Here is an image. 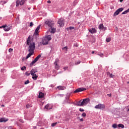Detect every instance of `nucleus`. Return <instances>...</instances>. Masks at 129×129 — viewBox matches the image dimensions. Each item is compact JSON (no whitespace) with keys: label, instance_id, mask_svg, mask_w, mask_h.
Instances as JSON below:
<instances>
[{"label":"nucleus","instance_id":"1","mask_svg":"<svg viewBox=\"0 0 129 129\" xmlns=\"http://www.w3.org/2000/svg\"><path fill=\"white\" fill-rule=\"evenodd\" d=\"M27 45L29 46L28 47V51L34 53V51L36 48V43H35V42H32V40H31L30 36H29L27 40Z\"/></svg>","mask_w":129,"mask_h":129},{"label":"nucleus","instance_id":"2","mask_svg":"<svg viewBox=\"0 0 129 129\" xmlns=\"http://www.w3.org/2000/svg\"><path fill=\"white\" fill-rule=\"evenodd\" d=\"M45 24L49 27V28H53V26H54V22H53L51 20H46L45 22Z\"/></svg>","mask_w":129,"mask_h":129},{"label":"nucleus","instance_id":"3","mask_svg":"<svg viewBox=\"0 0 129 129\" xmlns=\"http://www.w3.org/2000/svg\"><path fill=\"white\" fill-rule=\"evenodd\" d=\"M95 108L96 109H104L105 108V105L103 104H99L95 106Z\"/></svg>","mask_w":129,"mask_h":129},{"label":"nucleus","instance_id":"4","mask_svg":"<svg viewBox=\"0 0 129 129\" xmlns=\"http://www.w3.org/2000/svg\"><path fill=\"white\" fill-rule=\"evenodd\" d=\"M123 10V8H119L118 10H117L113 14V17H115L119 14V13H121V12H122Z\"/></svg>","mask_w":129,"mask_h":129},{"label":"nucleus","instance_id":"5","mask_svg":"<svg viewBox=\"0 0 129 129\" xmlns=\"http://www.w3.org/2000/svg\"><path fill=\"white\" fill-rule=\"evenodd\" d=\"M57 24L59 27H64V19L62 18L59 19L57 21Z\"/></svg>","mask_w":129,"mask_h":129},{"label":"nucleus","instance_id":"6","mask_svg":"<svg viewBox=\"0 0 129 129\" xmlns=\"http://www.w3.org/2000/svg\"><path fill=\"white\" fill-rule=\"evenodd\" d=\"M41 54L38 55L34 59L33 61H32V62L30 63V66H33L38 60H39V58H41Z\"/></svg>","mask_w":129,"mask_h":129},{"label":"nucleus","instance_id":"7","mask_svg":"<svg viewBox=\"0 0 129 129\" xmlns=\"http://www.w3.org/2000/svg\"><path fill=\"white\" fill-rule=\"evenodd\" d=\"M89 101H90V99H89V98L83 99L82 101V104L83 106H84V105H86V104H88V103H89Z\"/></svg>","mask_w":129,"mask_h":129},{"label":"nucleus","instance_id":"8","mask_svg":"<svg viewBox=\"0 0 129 129\" xmlns=\"http://www.w3.org/2000/svg\"><path fill=\"white\" fill-rule=\"evenodd\" d=\"M26 2V0H21V1H16V7H19V6H23L25 4Z\"/></svg>","mask_w":129,"mask_h":129},{"label":"nucleus","instance_id":"9","mask_svg":"<svg viewBox=\"0 0 129 129\" xmlns=\"http://www.w3.org/2000/svg\"><path fill=\"white\" fill-rule=\"evenodd\" d=\"M86 90V88H80L76 89L74 92V93H78V92H81L82 91H84Z\"/></svg>","mask_w":129,"mask_h":129},{"label":"nucleus","instance_id":"10","mask_svg":"<svg viewBox=\"0 0 129 129\" xmlns=\"http://www.w3.org/2000/svg\"><path fill=\"white\" fill-rule=\"evenodd\" d=\"M43 45H48L49 44V40L47 39V38H45L42 40Z\"/></svg>","mask_w":129,"mask_h":129},{"label":"nucleus","instance_id":"11","mask_svg":"<svg viewBox=\"0 0 129 129\" xmlns=\"http://www.w3.org/2000/svg\"><path fill=\"white\" fill-rule=\"evenodd\" d=\"M12 29V26H8L7 25H5V27L4 28V30L5 32H9L10 30Z\"/></svg>","mask_w":129,"mask_h":129},{"label":"nucleus","instance_id":"12","mask_svg":"<svg viewBox=\"0 0 129 129\" xmlns=\"http://www.w3.org/2000/svg\"><path fill=\"white\" fill-rule=\"evenodd\" d=\"M98 28L99 29V30H104V31L106 30V27H104V26H103V24H100L99 25V27Z\"/></svg>","mask_w":129,"mask_h":129},{"label":"nucleus","instance_id":"13","mask_svg":"<svg viewBox=\"0 0 129 129\" xmlns=\"http://www.w3.org/2000/svg\"><path fill=\"white\" fill-rule=\"evenodd\" d=\"M41 28V25H39L37 28L35 29V33H34L35 35H38L39 34V30H40V28Z\"/></svg>","mask_w":129,"mask_h":129},{"label":"nucleus","instance_id":"14","mask_svg":"<svg viewBox=\"0 0 129 129\" xmlns=\"http://www.w3.org/2000/svg\"><path fill=\"white\" fill-rule=\"evenodd\" d=\"M37 72H38V71H37V70L33 69H32L31 71H30V74L31 75H33L35 74V73H37Z\"/></svg>","mask_w":129,"mask_h":129},{"label":"nucleus","instance_id":"15","mask_svg":"<svg viewBox=\"0 0 129 129\" xmlns=\"http://www.w3.org/2000/svg\"><path fill=\"white\" fill-rule=\"evenodd\" d=\"M9 120V119L6 118H0V122H7Z\"/></svg>","mask_w":129,"mask_h":129},{"label":"nucleus","instance_id":"16","mask_svg":"<svg viewBox=\"0 0 129 129\" xmlns=\"http://www.w3.org/2000/svg\"><path fill=\"white\" fill-rule=\"evenodd\" d=\"M89 31L90 33H91V34H95V33H96V29H95V28H92V29H90Z\"/></svg>","mask_w":129,"mask_h":129},{"label":"nucleus","instance_id":"17","mask_svg":"<svg viewBox=\"0 0 129 129\" xmlns=\"http://www.w3.org/2000/svg\"><path fill=\"white\" fill-rule=\"evenodd\" d=\"M58 89L59 90H64V89H66V87H65L64 86H59L57 87Z\"/></svg>","mask_w":129,"mask_h":129},{"label":"nucleus","instance_id":"18","mask_svg":"<svg viewBox=\"0 0 129 129\" xmlns=\"http://www.w3.org/2000/svg\"><path fill=\"white\" fill-rule=\"evenodd\" d=\"M29 52L30 53L27 55V56L25 58L26 60H27V59H29V58H30V57H31V56H32V55L34 54V52Z\"/></svg>","mask_w":129,"mask_h":129},{"label":"nucleus","instance_id":"19","mask_svg":"<svg viewBox=\"0 0 129 129\" xmlns=\"http://www.w3.org/2000/svg\"><path fill=\"white\" fill-rule=\"evenodd\" d=\"M76 105H77V106H83L82 101L80 100L76 104Z\"/></svg>","mask_w":129,"mask_h":129},{"label":"nucleus","instance_id":"20","mask_svg":"<svg viewBox=\"0 0 129 129\" xmlns=\"http://www.w3.org/2000/svg\"><path fill=\"white\" fill-rule=\"evenodd\" d=\"M38 76L36 74L32 75V79L33 80H37V79H38Z\"/></svg>","mask_w":129,"mask_h":129},{"label":"nucleus","instance_id":"21","mask_svg":"<svg viewBox=\"0 0 129 129\" xmlns=\"http://www.w3.org/2000/svg\"><path fill=\"white\" fill-rule=\"evenodd\" d=\"M38 97L39 98H43L44 97V93H42L41 92H39Z\"/></svg>","mask_w":129,"mask_h":129},{"label":"nucleus","instance_id":"22","mask_svg":"<svg viewBox=\"0 0 129 129\" xmlns=\"http://www.w3.org/2000/svg\"><path fill=\"white\" fill-rule=\"evenodd\" d=\"M51 31H50V33L54 34L56 32V28L50 27Z\"/></svg>","mask_w":129,"mask_h":129},{"label":"nucleus","instance_id":"23","mask_svg":"<svg viewBox=\"0 0 129 129\" xmlns=\"http://www.w3.org/2000/svg\"><path fill=\"white\" fill-rule=\"evenodd\" d=\"M127 13H129V8L127 10L122 13V15H126V14H127Z\"/></svg>","mask_w":129,"mask_h":129},{"label":"nucleus","instance_id":"24","mask_svg":"<svg viewBox=\"0 0 129 129\" xmlns=\"http://www.w3.org/2000/svg\"><path fill=\"white\" fill-rule=\"evenodd\" d=\"M46 38H47V39L48 40V41H51V36L50 35H47L46 37Z\"/></svg>","mask_w":129,"mask_h":129},{"label":"nucleus","instance_id":"25","mask_svg":"<svg viewBox=\"0 0 129 129\" xmlns=\"http://www.w3.org/2000/svg\"><path fill=\"white\" fill-rule=\"evenodd\" d=\"M111 41V38H107L106 39V42H107V43H109V42Z\"/></svg>","mask_w":129,"mask_h":129},{"label":"nucleus","instance_id":"26","mask_svg":"<svg viewBox=\"0 0 129 129\" xmlns=\"http://www.w3.org/2000/svg\"><path fill=\"white\" fill-rule=\"evenodd\" d=\"M49 104H47L44 107V108H46V109H51V108L49 107Z\"/></svg>","mask_w":129,"mask_h":129},{"label":"nucleus","instance_id":"27","mask_svg":"<svg viewBox=\"0 0 129 129\" xmlns=\"http://www.w3.org/2000/svg\"><path fill=\"white\" fill-rule=\"evenodd\" d=\"M118 127H121V128H123V127H124V125L122 124H119L118 125Z\"/></svg>","mask_w":129,"mask_h":129},{"label":"nucleus","instance_id":"28","mask_svg":"<svg viewBox=\"0 0 129 129\" xmlns=\"http://www.w3.org/2000/svg\"><path fill=\"white\" fill-rule=\"evenodd\" d=\"M58 62H59V59L58 58H56L55 59V61L54 63V65H57V64H58Z\"/></svg>","mask_w":129,"mask_h":129},{"label":"nucleus","instance_id":"29","mask_svg":"<svg viewBox=\"0 0 129 129\" xmlns=\"http://www.w3.org/2000/svg\"><path fill=\"white\" fill-rule=\"evenodd\" d=\"M112 126L113 128H117V124H113Z\"/></svg>","mask_w":129,"mask_h":129},{"label":"nucleus","instance_id":"30","mask_svg":"<svg viewBox=\"0 0 129 129\" xmlns=\"http://www.w3.org/2000/svg\"><path fill=\"white\" fill-rule=\"evenodd\" d=\"M55 65V69H56V70H59L60 67L58 66V64H56Z\"/></svg>","mask_w":129,"mask_h":129},{"label":"nucleus","instance_id":"31","mask_svg":"<svg viewBox=\"0 0 129 129\" xmlns=\"http://www.w3.org/2000/svg\"><path fill=\"white\" fill-rule=\"evenodd\" d=\"M82 116H83V117H85V116H86V113L83 112L82 114Z\"/></svg>","mask_w":129,"mask_h":129},{"label":"nucleus","instance_id":"32","mask_svg":"<svg viewBox=\"0 0 129 129\" xmlns=\"http://www.w3.org/2000/svg\"><path fill=\"white\" fill-rule=\"evenodd\" d=\"M81 61H77L75 62V65H78V64H80Z\"/></svg>","mask_w":129,"mask_h":129},{"label":"nucleus","instance_id":"33","mask_svg":"<svg viewBox=\"0 0 129 129\" xmlns=\"http://www.w3.org/2000/svg\"><path fill=\"white\" fill-rule=\"evenodd\" d=\"M31 74V73H29V72H27L26 73H25V75H26V76H30V75Z\"/></svg>","mask_w":129,"mask_h":129},{"label":"nucleus","instance_id":"34","mask_svg":"<svg viewBox=\"0 0 129 129\" xmlns=\"http://www.w3.org/2000/svg\"><path fill=\"white\" fill-rule=\"evenodd\" d=\"M29 83H30V81L27 80L25 82L24 84L27 85V84H29Z\"/></svg>","mask_w":129,"mask_h":129},{"label":"nucleus","instance_id":"35","mask_svg":"<svg viewBox=\"0 0 129 129\" xmlns=\"http://www.w3.org/2000/svg\"><path fill=\"white\" fill-rule=\"evenodd\" d=\"M57 123H58L57 122L52 123L51 124V126H55V125H56L57 124Z\"/></svg>","mask_w":129,"mask_h":129},{"label":"nucleus","instance_id":"36","mask_svg":"<svg viewBox=\"0 0 129 129\" xmlns=\"http://www.w3.org/2000/svg\"><path fill=\"white\" fill-rule=\"evenodd\" d=\"M30 107H32V106H31V105L30 104H27L26 105V108H30Z\"/></svg>","mask_w":129,"mask_h":129},{"label":"nucleus","instance_id":"37","mask_svg":"<svg viewBox=\"0 0 129 129\" xmlns=\"http://www.w3.org/2000/svg\"><path fill=\"white\" fill-rule=\"evenodd\" d=\"M114 76V75H112V74H111L109 76V77H110V78H113V77Z\"/></svg>","mask_w":129,"mask_h":129},{"label":"nucleus","instance_id":"38","mask_svg":"<svg viewBox=\"0 0 129 129\" xmlns=\"http://www.w3.org/2000/svg\"><path fill=\"white\" fill-rule=\"evenodd\" d=\"M98 56H100V57H103V53H98Z\"/></svg>","mask_w":129,"mask_h":129},{"label":"nucleus","instance_id":"39","mask_svg":"<svg viewBox=\"0 0 129 129\" xmlns=\"http://www.w3.org/2000/svg\"><path fill=\"white\" fill-rule=\"evenodd\" d=\"M21 70L24 71V70H26V67L24 66L23 67L21 68Z\"/></svg>","mask_w":129,"mask_h":129},{"label":"nucleus","instance_id":"40","mask_svg":"<svg viewBox=\"0 0 129 129\" xmlns=\"http://www.w3.org/2000/svg\"><path fill=\"white\" fill-rule=\"evenodd\" d=\"M67 49H68V47L67 46H66L62 48V50H66V51H67Z\"/></svg>","mask_w":129,"mask_h":129},{"label":"nucleus","instance_id":"41","mask_svg":"<svg viewBox=\"0 0 129 129\" xmlns=\"http://www.w3.org/2000/svg\"><path fill=\"white\" fill-rule=\"evenodd\" d=\"M13 48H10L9 49V52H10V53H12V52H13Z\"/></svg>","mask_w":129,"mask_h":129},{"label":"nucleus","instance_id":"42","mask_svg":"<svg viewBox=\"0 0 129 129\" xmlns=\"http://www.w3.org/2000/svg\"><path fill=\"white\" fill-rule=\"evenodd\" d=\"M67 100H68V103H70V100L68 97L67 98Z\"/></svg>","mask_w":129,"mask_h":129},{"label":"nucleus","instance_id":"43","mask_svg":"<svg viewBox=\"0 0 129 129\" xmlns=\"http://www.w3.org/2000/svg\"><path fill=\"white\" fill-rule=\"evenodd\" d=\"M33 26H34V24H33V22H30V27H32Z\"/></svg>","mask_w":129,"mask_h":129},{"label":"nucleus","instance_id":"44","mask_svg":"<svg viewBox=\"0 0 129 129\" xmlns=\"http://www.w3.org/2000/svg\"><path fill=\"white\" fill-rule=\"evenodd\" d=\"M79 110H80V111H81V112L84 111V109H82V108H80V109H79Z\"/></svg>","mask_w":129,"mask_h":129},{"label":"nucleus","instance_id":"45","mask_svg":"<svg viewBox=\"0 0 129 129\" xmlns=\"http://www.w3.org/2000/svg\"><path fill=\"white\" fill-rule=\"evenodd\" d=\"M19 121H20V122L24 123V120L23 119H20Z\"/></svg>","mask_w":129,"mask_h":129},{"label":"nucleus","instance_id":"46","mask_svg":"<svg viewBox=\"0 0 129 129\" xmlns=\"http://www.w3.org/2000/svg\"><path fill=\"white\" fill-rule=\"evenodd\" d=\"M70 30H74V27H70Z\"/></svg>","mask_w":129,"mask_h":129},{"label":"nucleus","instance_id":"47","mask_svg":"<svg viewBox=\"0 0 129 129\" xmlns=\"http://www.w3.org/2000/svg\"><path fill=\"white\" fill-rule=\"evenodd\" d=\"M110 73H109V72H107V75L108 76H109V75H110Z\"/></svg>","mask_w":129,"mask_h":129},{"label":"nucleus","instance_id":"48","mask_svg":"<svg viewBox=\"0 0 129 129\" xmlns=\"http://www.w3.org/2000/svg\"><path fill=\"white\" fill-rule=\"evenodd\" d=\"M8 129H14V128L13 127V126H9L8 127Z\"/></svg>","mask_w":129,"mask_h":129},{"label":"nucleus","instance_id":"49","mask_svg":"<svg viewBox=\"0 0 129 129\" xmlns=\"http://www.w3.org/2000/svg\"><path fill=\"white\" fill-rule=\"evenodd\" d=\"M1 28H4V30H5V28H6V25H3L1 26Z\"/></svg>","mask_w":129,"mask_h":129},{"label":"nucleus","instance_id":"50","mask_svg":"<svg viewBox=\"0 0 129 129\" xmlns=\"http://www.w3.org/2000/svg\"><path fill=\"white\" fill-rule=\"evenodd\" d=\"M107 95H108V96H109V97H111V94H108Z\"/></svg>","mask_w":129,"mask_h":129},{"label":"nucleus","instance_id":"51","mask_svg":"<svg viewBox=\"0 0 129 129\" xmlns=\"http://www.w3.org/2000/svg\"><path fill=\"white\" fill-rule=\"evenodd\" d=\"M63 69L64 70H66V69H68V67H66L63 68Z\"/></svg>","mask_w":129,"mask_h":129},{"label":"nucleus","instance_id":"52","mask_svg":"<svg viewBox=\"0 0 129 129\" xmlns=\"http://www.w3.org/2000/svg\"><path fill=\"white\" fill-rule=\"evenodd\" d=\"M47 3H48V4H51V1H50V0H48L47 1Z\"/></svg>","mask_w":129,"mask_h":129},{"label":"nucleus","instance_id":"53","mask_svg":"<svg viewBox=\"0 0 129 129\" xmlns=\"http://www.w3.org/2000/svg\"><path fill=\"white\" fill-rule=\"evenodd\" d=\"M80 121H83L84 119H83V118H81L80 119Z\"/></svg>","mask_w":129,"mask_h":129},{"label":"nucleus","instance_id":"54","mask_svg":"<svg viewBox=\"0 0 129 129\" xmlns=\"http://www.w3.org/2000/svg\"><path fill=\"white\" fill-rule=\"evenodd\" d=\"M25 59H26V58L23 57V58H22V61H24Z\"/></svg>","mask_w":129,"mask_h":129},{"label":"nucleus","instance_id":"55","mask_svg":"<svg viewBox=\"0 0 129 129\" xmlns=\"http://www.w3.org/2000/svg\"><path fill=\"white\" fill-rule=\"evenodd\" d=\"M3 3L4 4H7V2H6V1H4V2H3Z\"/></svg>","mask_w":129,"mask_h":129},{"label":"nucleus","instance_id":"56","mask_svg":"<svg viewBox=\"0 0 129 129\" xmlns=\"http://www.w3.org/2000/svg\"><path fill=\"white\" fill-rule=\"evenodd\" d=\"M123 2V0H120V3H122Z\"/></svg>","mask_w":129,"mask_h":129},{"label":"nucleus","instance_id":"57","mask_svg":"<svg viewBox=\"0 0 129 129\" xmlns=\"http://www.w3.org/2000/svg\"><path fill=\"white\" fill-rule=\"evenodd\" d=\"M12 43H13V42H12L11 41H9V43H10V44H12Z\"/></svg>","mask_w":129,"mask_h":129},{"label":"nucleus","instance_id":"58","mask_svg":"<svg viewBox=\"0 0 129 129\" xmlns=\"http://www.w3.org/2000/svg\"><path fill=\"white\" fill-rule=\"evenodd\" d=\"M92 53L93 54H94V51H93L92 52Z\"/></svg>","mask_w":129,"mask_h":129},{"label":"nucleus","instance_id":"59","mask_svg":"<svg viewBox=\"0 0 129 129\" xmlns=\"http://www.w3.org/2000/svg\"><path fill=\"white\" fill-rule=\"evenodd\" d=\"M2 106L3 107H4L5 106V105H2Z\"/></svg>","mask_w":129,"mask_h":129},{"label":"nucleus","instance_id":"60","mask_svg":"<svg viewBox=\"0 0 129 129\" xmlns=\"http://www.w3.org/2000/svg\"><path fill=\"white\" fill-rule=\"evenodd\" d=\"M30 9H31V8H28V10H30Z\"/></svg>","mask_w":129,"mask_h":129},{"label":"nucleus","instance_id":"61","mask_svg":"<svg viewBox=\"0 0 129 129\" xmlns=\"http://www.w3.org/2000/svg\"><path fill=\"white\" fill-rule=\"evenodd\" d=\"M76 47H78V45H76Z\"/></svg>","mask_w":129,"mask_h":129},{"label":"nucleus","instance_id":"62","mask_svg":"<svg viewBox=\"0 0 129 129\" xmlns=\"http://www.w3.org/2000/svg\"><path fill=\"white\" fill-rule=\"evenodd\" d=\"M0 29H2V26H0Z\"/></svg>","mask_w":129,"mask_h":129},{"label":"nucleus","instance_id":"63","mask_svg":"<svg viewBox=\"0 0 129 129\" xmlns=\"http://www.w3.org/2000/svg\"><path fill=\"white\" fill-rule=\"evenodd\" d=\"M40 129H44V128H41Z\"/></svg>","mask_w":129,"mask_h":129},{"label":"nucleus","instance_id":"64","mask_svg":"<svg viewBox=\"0 0 129 129\" xmlns=\"http://www.w3.org/2000/svg\"><path fill=\"white\" fill-rule=\"evenodd\" d=\"M127 83L128 84V83H129V82H128Z\"/></svg>","mask_w":129,"mask_h":129}]
</instances>
